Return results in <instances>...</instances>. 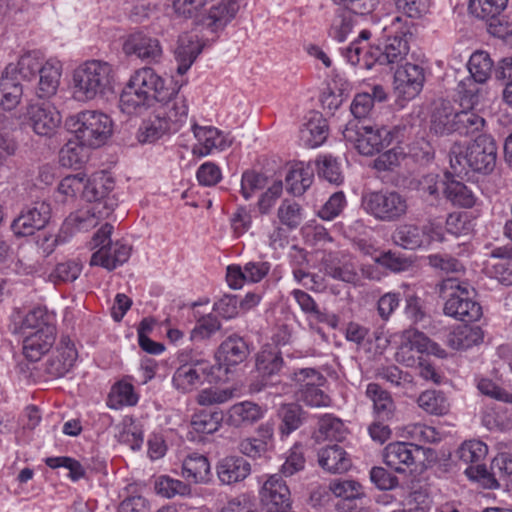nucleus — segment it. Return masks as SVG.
I'll use <instances>...</instances> for the list:
<instances>
[{"instance_id":"nucleus-48","label":"nucleus","mask_w":512,"mask_h":512,"mask_svg":"<svg viewBox=\"0 0 512 512\" xmlns=\"http://www.w3.org/2000/svg\"><path fill=\"white\" fill-rule=\"evenodd\" d=\"M492 68L493 61L487 52L477 51L470 56L468 61L470 79L477 83H485L491 75Z\"/></svg>"},{"instance_id":"nucleus-56","label":"nucleus","mask_w":512,"mask_h":512,"mask_svg":"<svg viewBox=\"0 0 512 512\" xmlns=\"http://www.w3.org/2000/svg\"><path fill=\"white\" fill-rule=\"evenodd\" d=\"M491 255L499 259L493 264L491 275L504 285H512V259L505 256L503 248L494 249Z\"/></svg>"},{"instance_id":"nucleus-16","label":"nucleus","mask_w":512,"mask_h":512,"mask_svg":"<svg viewBox=\"0 0 512 512\" xmlns=\"http://www.w3.org/2000/svg\"><path fill=\"white\" fill-rule=\"evenodd\" d=\"M126 55H134L142 61L148 63L159 62L163 49L160 41L144 32H135L128 36L123 45Z\"/></svg>"},{"instance_id":"nucleus-27","label":"nucleus","mask_w":512,"mask_h":512,"mask_svg":"<svg viewBox=\"0 0 512 512\" xmlns=\"http://www.w3.org/2000/svg\"><path fill=\"white\" fill-rule=\"evenodd\" d=\"M283 366V359L280 353L272 349H264L260 351L256 358V369L261 377L259 386L253 385L254 391H260L262 388L272 385L270 378L278 374Z\"/></svg>"},{"instance_id":"nucleus-9","label":"nucleus","mask_w":512,"mask_h":512,"mask_svg":"<svg viewBox=\"0 0 512 512\" xmlns=\"http://www.w3.org/2000/svg\"><path fill=\"white\" fill-rule=\"evenodd\" d=\"M113 226L106 223L93 235L89 243L91 249H97L90 258L91 266H101L109 271L124 264L131 255V247L122 242H112Z\"/></svg>"},{"instance_id":"nucleus-7","label":"nucleus","mask_w":512,"mask_h":512,"mask_svg":"<svg viewBox=\"0 0 512 512\" xmlns=\"http://www.w3.org/2000/svg\"><path fill=\"white\" fill-rule=\"evenodd\" d=\"M179 366L173 373L172 386L181 394H188L200 387L210 372V363L200 352L184 348L177 354Z\"/></svg>"},{"instance_id":"nucleus-59","label":"nucleus","mask_w":512,"mask_h":512,"mask_svg":"<svg viewBox=\"0 0 512 512\" xmlns=\"http://www.w3.org/2000/svg\"><path fill=\"white\" fill-rule=\"evenodd\" d=\"M290 379L298 388L297 393L315 385H324L326 381L325 377L313 368H303L295 371L290 375Z\"/></svg>"},{"instance_id":"nucleus-2","label":"nucleus","mask_w":512,"mask_h":512,"mask_svg":"<svg viewBox=\"0 0 512 512\" xmlns=\"http://www.w3.org/2000/svg\"><path fill=\"white\" fill-rule=\"evenodd\" d=\"M21 326L14 324L13 333H22L23 354L30 361H38L50 350L56 339L54 316L42 308H36L20 320Z\"/></svg>"},{"instance_id":"nucleus-11","label":"nucleus","mask_w":512,"mask_h":512,"mask_svg":"<svg viewBox=\"0 0 512 512\" xmlns=\"http://www.w3.org/2000/svg\"><path fill=\"white\" fill-rule=\"evenodd\" d=\"M392 240L404 249L427 248L433 242L444 241V230L440 223L434 221H429L421 227L405 223L395 229Z\"/></svg>"},{"instance_id":"nucleus-49","label":"nucleus","mask_w":512,"mask_h":512,"mask_svg":"<svg viewBox=\"0 0 512 512\" xmlns=\"http://www.w3.org/2000/svg\"><path fill=\"white\" fill-rule=\"evenodd\" d=\"M418 406L432 415H444L449 411V403L444 393L437 390H426L417 399Z\"/></svg>"},{"instance_id":"nucleus-61","label":"nucleus","mask_w":512,"mask_h":512,"mask_svg":"<svg viewBox=\"0 0 512 512\" xmlns=\"http://www.w3.org/2000/svg\"><path fill=\"white\" fill-rule=\"evenodd\" d=\"M318 174L330 183L339 184L343 177L340 170V164L331 155L320 156L316 161Z\"/></svg>"},{"instance_id":"nucleus-63","label":"nucleus","mask_w":512,"mask_h":512,"mask_svg":"<svg viewBox=\"0 0 512 512\" xmlns=\"http://www.w3.org/2000/svg\"><path fill=\"white\" fill-rule=\"evenodd\" d=\"M291 295L305 314L311 315L317 322L327 320V314L319 309L315 300L308 293L303 290L294 289Z\"/></svg>"},{"instance_id":"nucleus-37","label":"nucleus","mask_w":512,"mask_h":512,"mask_svg":"<svg viewBox=\"0 0 512 512\" xmlns=\"http://www.w3.org/2000/svg\"><path fill=\"white\" fill-rule=\"evenodd\" d=\"M319 465L331 473H343L351 466L345 450L339 445L322 448L318 454Z\"/></svg>"},{"instance_id":"nucleus-40","label":"nucleus","mask_w":512,"mask_h":512,"mask_svg":"<svg viewBox=\"0 0 512 512\" xmlns=\"http://www.w3.org/2000/svg\"><path fill=\"white\" fill-rule=\"evenodd\" d=\"M347 428L341 419L330 414L323 415L318 422V429L315 433L317 441H337L346 438Z\"/></svg>"},{"instance_id":"nucleus-41","label":"nucleus","mask_w":512,"mask_h":512,"mask_svg":"<svg viewBox=\"0 0 512 512\" xmlns=\"http://www.w3.org/2000/svg\"><path fill=\"white\" fill-rule=\"evenodd\" d=\"M407 41L401 36H388L382 52L375 51V61L381 65L393 64L402 60L408 53Z\"/></svg>"},{"instance_id":"nucleus-5","label":"nucleus","mask_w":512,"mask_h":512,"mask_svg":"<svg viewBox=\"0 0 512 512\" xmlns=\"http://www.w3.org/2000/svg\"><path fill=\"white\" fill-rule=\"evenodd\" d=\"M348 145L364 156L379 153L392 143L394 133L385 126L369 125L359 120L349 121L342 131Z\"/></svg>"},{"instance_id":"nucleus-17","label":"nucleus","mask_w":512,"mask_h":512,"mask_svg":"<svg viewBox=\"0 0 512 512\" xmlns=\"http://www.w3.org/2000/svg\"><path fill=\"white\" fill-rule=\"evenodd\" d=\"M192 132L196 139L192 152L199 157L207 156L215 151H223L231 145V140L213 126L192 125Z\"/></svg>"},{"instance_id":"nucleus-53","label":"nucleus","mask_w":512,"mask_h":512,"mask_svg":"<svg viewBox=\"0 0 512 512\" xmlns=\"http://www.w3.org/2000/svg\"><path fill=\"white\" fill-rule=\"evenodd\" d=\"M456 131L459 134L469 135L480 131L485 125V119L477 114L473 108H464L456 116Z\"/></svg>"},{"instance_id":"nucleus-36","label":"nucleus","mask_w":512,"mask_h":512,"mask_svg":"<svg viewBox=\"0 0 512 512\" xmlns=\"http://www.w3.org/2000/svg\"><path fill=\"white\" fill-rule=\"evenodd\" d=\"M314 170L309 164L296 163L285 177L287 190L293 195H302L313 182Z\"/></svg>"},{"instance_id":"nucleus-13","label":"nucleus","mask_w":512,"mask_h":512,"mask_svg":"<svg viewBox=\"0 0 512 512\" xmlns=\"http://www.w3.org/2000/svg\"><path fill=\"white\" fill-rule=\"evenodd\" d=\"M17 122L26 124L37 135L51 136L61 124V115L55 106L48 102L30 103Z\"/></svg>"},{"instance_id":"nucleus-30","label":"nucleus","mask_w":512,"mask_h":512,"mask_svg":"<svg viewBox=\"0 0 512 512\" xmlns=\"http://www.w3.org/2000/svg\"><path fill=\"white\" fill-rule=\"evenodd\" d=\"M328 136V124L321 114L314 113L305 122L299 132L301 143L307 148H316L322 145Z\"/></svg>"},{"instance_id":"nucleus-4","label":"nucleus","mask_w":512,"mask_h":512,"mask_svg":"<svg viewBox=\"0 0 512 512\" xmlns=\"http://www.w3.org/2000/svg\"><path fill=\"white\" fill-rule=\"evenodd\" d=\"M112 66L101 60H90L77 67L72 77L73 96L78 101L103 97L113 89Z\"/></svg>"},{"instance_id":"nucleus-20","label":"nucleus","mask_w":512,"mask_h":512,"mask_svg":"<svg viewBox=\"0 0 512 512\" xmlns=\"http://www.w3.org/2000/svg\"><path fill=\"white\" fill-rule=\"evenodd\" d=\"M508 0H470L469 9L477 18L490 21L489 32L495 36L503 37L506 28L497 20V17L507 7Z\"/></svg>"},{"instance_id":"nucleus-33","label":"nucleus","mask_w":512,"mask_h":512,"mask_svg":"<svg viewBox=\"0 0 512 512\" xmlns=\"http://www.w3.org/2000/svg\"><path fill=\"white\" fill-rule=\"evenodd\" d=\"M405 342L401 350L397 353V361L405 363L407 366L413 364L414 360L404 359L402 354L406 349L416 350L419 353L436 354L440 348L438 344L431 341L424 333L417 330H407L404 333Z\"/></svg>"},{"instance_id":"nucleus-55","label":"nucleus","mask_w":512,"mask_h":512,"mask_svg":"<svg viewBox=\"0 0 512 512\" xmlns=\"http://www.w3.org/2000/svg\"><path fill=\"white\" fill-rule=\"evenodd\" d=\"M329 491L337 498L352 500L364 495L362 485L351 479L333 480L329 483Z\"/></svg>"},{"instance_id":"nucleus-1","label":"nucleus","mask_w":512,"mask_h":512,"mask_svg":"<svg viewBox=\"0 0 512 512\" xmlns=\"http://www.w3.org/2000/svg\"><path fill=\"white\" fill-rule=\"evenodd\" d=\"M164 79L152 68L136 70L125 85L119 107L126 114H139L154 101H164L168 97Z\"/></svg>"},{"instance_id":"nucleus-35","label":"nucleus","mask_w":512,"mask_h":512,"mask_svg":"<svg viewBox=\"0 0 512 512\" xmlns=\"http://www.w3.org/2000/svg\"><path fill=\"white\" fill-rule=\"evenodd\" d=\"M239 10V4L235 0H221L213 5L206 17V25L211 31L224 29L231 22Z\"/></svg>"},{"instance_id":"nucleus-38","label":"nucleus","mask_w":512,"mask_h":512,"mask_svg":"<svg viewBox=\"0 0 512 512\" xmlns=\"http://www.w3.org/2000/svg\"><path fill=\"white\" fill-rule=\"evenodd\" d=\"M457 114L449 101L440 102L431 117V130L440 135L455 132Z\"/></svg>"},{"instance_id":"nucleus-43","label":"nucleus","mask_w":512,"mask_h":512,"mask_svg":"<svg viewBox=\"0 0 512 512\" xmlns=\"http://www.w3.org/2000/svg\"><path fill=\"white\" fill-rule=\"evenodd\" d=\"M445 197L459 207L471 208L476 203L473 191L464 183L457 180H447L444 187Z\"/></svg>"},{"instance_id":"nucleus-51","label":"nucleus","mask_w":512,"mask_h":512,"mask_svg":"<svg viewBox=\"0 0 512 512\" xmlns=\"http://www.w3.org/2000/svg\"><path fill=\"white\" fill-rule=\"evenodd\" d=\"M138 402V396L130 383L119 382L114 385L108 397L110 408L119 409L123 406H133Z\"/></svg>"},{"instance_id":"nucleus-25","label":"nucleus","mask_w":512,"mask_h":512,"mask_svg":"<svg viewBox=\"0 0 512 512\" xmlns=\"http://www.w3.org/2000/svg\"><path fill=\"white\" fill-rule=\"evenodd\" d=\"M155 111L167 123L171 133L178 132L188 119V103L183 96L176 95Z\"/></svg>"},{"instance_id":"nucleus-50","label":"nucleus","mask_w":512,"mask_h":512,"mask_svg":"<svg viewBox=\"0 0 512 512\" xmlns=\"http://www.w3.org/2000/svg\"><path fill=\"white\" fill-rule=\"evenodd\" d=\"M154 489L158 495L168 499L177 495H191V487L188 484L168 475L158 476L154 481Z\"/></svg>"},{"instance_id":"nucleus-12","label":"nucleus","mask_w":512,"mask_h":512,"mask_svg":"<svg viewBox=\"0 0 512 512\" xmlns=\"http://www.w3.org/2000/svg\"><path fill=\"white\" fill-rule=\"evenodd\" d=\"M466 476L486 489H498L501 482H512V457L508 454H498L492 460L490 470L485 465H470L465 469Z\"/></svg>"},{"instance_id":"nucleus-64","label":"nucleus","mask_w":512,"mask_h":512,"mask_svg":"<svg viewBox=\"0 0 512 512\" xmlns=\"http://www.w3.org/2000/svg\"><path fill=\"white\" fill-rule=\"evenodd\" d=\"M352 29L353 22L350 12L341 11L335 15L329 30V35L337 42H344L352 32Z\"/></svg>"},{"instance_id":"nucleus-14","label":"nucleus","mask_w":512,"mask_h":512,"mask_svg":"<svg viewBox=\"0 0 512 512\" xmlns=\"http://www.w3.org/2000/svg\"><path fill=\"white\" fill-rule=\"evenodd\" d=\"M425 80L424 69L418 64L406 63L394 74V90L398 98L411 100L422 90Z\"/></svg>"},{"instance_id":"nucleus-29","label":"nucleus","mask_w":512,"mask_h":512,"mask_svg":"<svg viewBox=\"0 0 512 512\" xmlns=\"http://www.w3.org/2000/svg\"><path fill=\"white\" fill-rule=\"evenodd\" d=\"M419 451V446L405 442L390 443L384 450V462L397 472L404 471V466L414 463V452Z\"/></svg>"},{"instance_id":"nucleus-18","label":"nucleus","mask_w":512,"mask_h":512,"mask_svg":"<svg viewBox=\"0 0 512 512\" xmlns=\"http://www.w3.org/2000/svg\"><path fill=\"white\" fill-rule=\"evenodd\" d=\"M116 203L106 202L89 204L86 208L71 213L65 220L64 226L76 231H87L95 227L100 219L108 217Z\"/></svg>"},{"instance_id":"nucleus-26","label":"nucleus","mask_w":512,"mask_h":512,"mask_svg":"<svg viewBox=\"0 0 512 512\" xmlns=\"http://www.w3.org/2000/svg\"><path fill=\"white\" fill-rule=\"evenodd\" d=\"M365 395L373 404L372 408L375 419L389 421L394 417L396 411L395 402L391 394L379 384L369 383L366 387Z\"/></svg>"},{"instance_id":"nucleus-52","label":"nucleus","mask_w":512,"mask_h":512,"mask_svg":"<svg viewBox=\"0 0 512 512\" xmlns=\"http://www.w3.org/2000/svg\"><path fill=\"white\" fill-rule=\"evenodd\" d=\"M366 46L360 44V40H354L343 52L344 57L353 66L362 69H371L375 61V52L365 51Z\"/></svg>"},{"instance_id":"nucleus-60","label":"nucleus","mask_w":512,"mask_h":512,"mask_svg":"<svg viewBox=\"0 0 512 512\" xmlns=\"http://www.w3.org/2000/svg\"><path fill=\"white\" fill-rule=\"evenodd\" d=\"M397 9L410 19L425 17L431 8V0H395Z\"/></svg>"},{"instance_id":"nucleus-57","label":"nucleus","mask_w":512,"mask_h":512,"mask_svg":"<svg viewBox=\"0 0 512 512\" xmlns=\"http://www.w3.org/2000/svg\"><path fill=\"white\" fill-rule=\"evenodd\" d=\"M488 452L487 445L479 440L465 441L457 450V455L464 463H478Z\"/></svg>"},{"instance_id":"nucleus-22","label":"nucleus","mask_w":512,"mask_h":512,"mask_svg":"<svg viewBox=\"0 0 512 512\" xmlns=\"http://www.w3.org/2000/svg\"><path fill=\"white\" fill-rule=\"evenodd\" d=\"M217 477L223 485H233L245 480L251 473V465L240 456H227L216 466Z\"/></svg>"},{"instance_id":"nucleus-6","label":"nucleus","mask_w":512,"mask_h":512,"mask_svg":"<svg viewBox=\"0 0 512 512\" xmlns=\"http://www.w3.org/2000/svg\"><path fill=\"white\" fill-rule=\"evenodd\" d=\"M75 138L89 148L105 144L112 134V120L96 110L81 111L67 120Z\"/></svg>"},{"instance_id":"nucleus-58","label":"nucleus","mask_w":512,"mask_h":512,"mask_svg":"<svg viewBox=\"0 0 512 512\" xmlns=\"http://www.w3.org/2000/svg\"><path fill=\"white\" fill-rule=\"evenodd\" d=\"M221 329V323L216 316L212 314L201 317L195 327L191 330L190 339L201 341L209 339Z\"/></svg>"},{"instance_id":"nucleus-39","label":"nucleus","mask_w":512,"mask_h":512,"mask_svg":"<svg viewBox=\"0 0 512 512\" xmlns=\"http://www.w3.org/2000/svg\"><path fill=\"white\" fill-rule=\"evenodd\" d=\"M167 123L154 111L140 124L136 138L141 144L154 143L166 134L171 133Z\"/></svg>"},{"instance_id":"nucleus-46","label":"nucleus","mask_w":512,"mask_h":512,"mask_svg":"<svg viewBox=\"0 0 512 512\" xmlns=\"http://www.w3.org/2000/svg\"><path fill=\"white\" fill-rule=\"evenodd\" d=\"M328 276L349 284H356L359 281L356 264L352 257L343 256L338 263L329 264L325 267Z\"/></svg>"},{"instance_id":"nucleus-54","label":"nucleus","mask_w":512,"mask_h":512,"mask_svg":"<svg viewBox=\"0 0 512 512\" xmlns=\"http://www.w3.org/2000/svg\"><path fill=\"white\" fill-rule=\"evenodd\" d=\"M23 88L13 78L2 75V110L10 111L16 108L22 99Z\"/></svg>"},{"instance_id":"nucleus-21","label":"nucleus","mask_w":512,"mask_h":512,"mask_svg":"<svg viewBox=\"0 0 512 512\" xmlns=\"http://www.w3.org/2000/svg\"><path fill=\"white\" fill-rule=\"evenodd\" d=\"M202 49L203 45L196 34L183 33L179 36L174 51L179 75H184L191 68Z\"/></svg>"},{"instance_id":"nucleus-45","label":"nucleus","mask_w":512,"mask_h":512,"mask_svg":"<svg viewBox=\"0 0 512 512\" xmlns=\"http://www.w3.org/2000/svg\"><path fill=\"white\" fill-rule=\"evenodd\" d=\"M225 422L224 414L220 411H199L191 418V428L201 434H212L219 430L222 422Z\"/></svg>"},{"instance_id":"nucleus-15","label":"nucleus","mask_w":512,"mask_h":512,"mask_svg":"<svg viewBox=\"0 0 512 512\" xmlns=\"http://www.w3.org/2000/svg\"><path fill=\"white\" fill-rule=\"evenodd\" d=\"M51 216L50 204L45 201H37L31 207L26 208L12 222L11 229L17 236L32 235L35 230L45 227Z\"/></svg>"},{"instance_id":"nucleus-3","label":"nucleus","mask_w":512,"mask_h":512,"mask_svg":"<svg viewBox=\"0 0 512 512\" xmlns=\"http://www.w3.org/2000/svg\"><path fill=\"white\" fill-rule=\"evenodd\" d=\"M450 166L457 175L467 174L469 170L488 174L496 165L497 146L495 140L489 135H479L469 145L459 144L451 148Z\"/></svg>"},{"instance_id":"nucleus-32","label":"nucleus","mask_w":512,"mask_h":512,"mask_svg":"<svg viewBox=\"0 0 512 512\" xmlns=\"http://www.w3.org/2000/svg\"><path fill=\"white\" fill-rule=\"evenodd\" d=\"M43 65L42 57L38 52H27L18 57L16 62L7 64L5 74L11 78L19 75L22 79L30 80L39 73Z\"/></svg>"},{"instance_id":"nucleus-34","label":"nucleus","mask_w":512,"mask_h":512,"mask_svg":"<svg viewBox=\"0 0 512 512\" xmlns=\"http://www.w3.org/2000/svg\"><path fill=\"white\" fill-rule=\"evenodd\" d=\"M248 353V346L241 337L230 336L221 343L216 358L228 368L243 362Z\"/></svg>"},{"instance_id":"nucleus-8","label":"nucleus","mask_w":512,"mask_h":512,"mask_svg":"<svg viewBox=\"0 0 512 512\" xmlns=\"http://www.w3.org/2000/svg\"><path fill=\"white\" fill-rule=\"evenodd\" d=\"M451 290L444 305V313L463 322H474L481 318L482 307L473 299L474 288L467 282L447 278L442 291Z\"/></svg>"},{"instance_id":"nucleus-31","label":"nucleus","mask_w":512,"mask_h":512,"mask_svg":"<svg viewBox=\"0 0 512 512\" xmlns=\"http://www.w3.org/2000/svg\"><path fill=\"white\" fill-rule=\"evenodd\" d=\"M61 73L60 62L46 61L38 73L39 81L35 90L37 97L50 98L54 96L60 84Z\"/></svg>"},{"instance_id":"nucleus-47","label":"nucleus","mask_w":512,"mask_h":512,"mask_svg":"<svg viewBox=\"0 0 512 512\" xmlns=\"http://www.w3.org/2000/svg\"><path fill=\"white\" fill-rule=\"evenodd\" d=\"M304 411L301 406L295 403L284 404L279 409L281 419L280 433L288 436L297 430L304 421Z\"/></svg>"},{"instance_id":"nucleus-19","label":"nucleus","mask_w":512,"mask_h":512,"mask_svg":"<svg viewBox=\"0 0 512 512\" xmlns=\"http://www.w3.org/2000/svg\"><path fill=\"white\" fill-rule=\"evenodd\" d=\"M266 409L252 401H241L233 404L224 414L225 424L233 428H246L260 421Z\"/></svg>"},{"instance_id":"nucleus-42","label":"nucleus","mask_w":512,"mask_h":512,"mask_svg":"<svg viewBox=\"0 0 512 512\" xmlns=\"http://www.w3.org/2000/svg\"><path fill=\"white\" fill-rule=\"evenodd\" d=\"M210 464L208 459L200 454L189 455L182 464V476L195 483L208 480Z\"/></svg>"},{"instance_id":"nucleus-44","label":"nucleus","mask_w":512,"mask_h":512,"mask_svg":"<svg viewBox=\"0 0 512 512\" xmlns=\"http://www.w3.org/2000/svg\"><path fill=\"white\" fill-rule=\"evenodd\" d=\"M87 146L76 140L68 141L59 152V162L63 167L77 168L88 159Z\"/></svg>"},{"instance_id":"nucleus-10","label":"nucleus","mask_w":512,"mask_h":512,"mask_svg":"<svg viewBox=\"0 0 512 512\" xmlns=\"http://www.w3.org/2000/svg\"><path fill=\"white\" fill-rule=\"evenodd\" d=\"M363 209L374 218L393 222L403 218L408 211L405 196L397 191H373L362 196Z\"/></svg>"},{"instance_id":"nucleus-23","label":"nucleus","mask_w":512,"mask_h":512,"mask_svg":"<svg viewBox=\"0 0 512 512\" xmlns=\"http://www.w3.org/2000/svg\"><path fill=\"white\" fill-rule=\"evenodd\" d=\"M85 188L82 189V198L90 204L115 203V200L109 196L113 189V181L105 172H97L89 178H84Z\"/></svg>"},{"instance_id":"nucleus-62","label":"nucleus","mask_w":512,"mask_h":512,"mask_svg":"<svg viewBox=\"0 0 512 512\" xmlns=\"http://www.w3.org/2000/svg\"><path fill=\"white\" fill-rule=\"evenodd\" d=\"M277 215L281 224L296 228L302 221V209L298 203L284 200L278 208Z\"/></svg>"},{"instance_id":"nucleus-24","label":"nucleus","mask_w":512,"mask_h":512,"mask_svg":"<svg viewBox=\"0 0 512 512\" xmlns=\"http://www.w3.org/2000/svg\"><path fill=\"white\" fill-rule=\"evenodd\" d=\"M261 502L268 508H289L290 490L278 475L270 476L260 490Z\"/></svg>"},{"instance_id":"nucleus-28","label":"nucleus","mask_w":512,"mask_h":512,"mask_svg":"<svg viewBox=\"0 0 512 512\" xmlns=\"http://www.w3.org/2000/svg\"><path fill=\"white\" fill-rule=\"evenodd\" d=\"M77 359V351L69 339H62L56 354L49 359L46 372L52 377H62L73 367Z\"/></svg>"}]
</instances>
